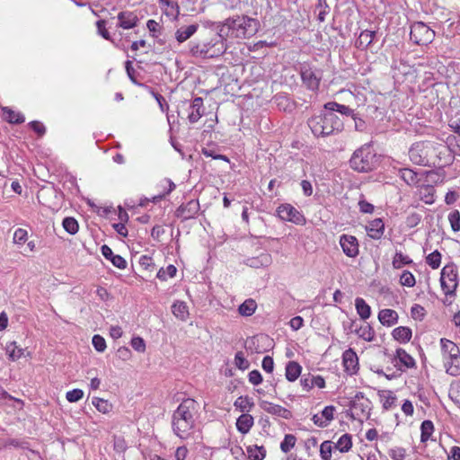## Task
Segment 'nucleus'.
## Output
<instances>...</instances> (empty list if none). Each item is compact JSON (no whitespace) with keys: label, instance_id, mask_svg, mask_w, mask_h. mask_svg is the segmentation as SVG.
Returning a JSON list of instances; mask_svg holds the SVG:
<instances>
[{"label":"nucleus","instance_id":"f257e3e1","mask_svg":"<svg viewBox=\"0 0 460 460\" xmlns=\"http://www.w3.org/2000/svg\"><path fill=\"white\" fill-rule=\"evenodd\" d=\"M448 151L447 146L431 141H420L412 144L409 150L410 160L421 166H444L443 155Z\"/></svg>","mask_w":460,"mask_h":460},{"label":"nucleus","instance_id":"f03ea898","mask_svg":"<svg viewBox=\"0 0 460 460\" xmlns=\"http://www.w3.org/2000/svg\"><path fill=\"white\" fill-rule=\"evenodd\" d=\"M198 411L199 403L194 399L187 398L173 411L172 429L181 439L186 440L191 437Z\"/></svg>","mask_w":460,"mask_h":460},{"label":"nucleus","instance_id":"7ed1b4c3","mask_svg":"<svg viewBox=\"0 0 460 460\" xmlns=\"http://www.w3.org/2000/svg\"><path fill=\"white\" fill-rule=\"evenodd\" d=\"M259 28V22L256 19L246 15H235L227 18L218 27L220 38L229 39H249L252 37Z\"/></svg>","mask_w":460,"mask_h":460},{"label":"nucleus","instance_id":"20e7f679","mask_svg":"<svg viewBox=\"0 0 460 460\" xmlns=\"http://www.w3.org/2000/svg\"><path fill=\"white\" fill-rule=\"evenodd\" d=\"M308 126L315 137H326L341 131L343 121L337 114L325 110L320 114L312 116L308 119Z\"/></svg>","mask_w":460,"mask_h":460},{"label":"nucleus","instance_id":"39448f33","mask_svg":"<svg viewBox=\"0 0 460 460\" xmlns=\"http://www.w3.org/2000/svg\"><path fill=\"white\" fill-rule=\"evenodd\" d=\"M440 347L446 373L452 376H460V348L458 345L448 339L442 338L440 339Z\"/></svg>","mask_w":460,"mask_h":460},{"label":"nucleus","instance_id":"423d86ee","mask_svg":"<svg viewBox=\"0 0 460 460\" xmlns=\"http://www.w3.org/2000/svg\"><path fill=\"white\" fill-rule=\"evenodd\" d=\"M226 45L224 38L219 34L203 43H196L190 46V51L192 56L203 58H213L225 53Z\"/></svg>","mask_w":460,"mask_h":460},{"label":"nucleus","instance_id":"0eeeda50","mask_svg":"<svg viewBox=\"0 0 460 460\" xmlns=\"http://www.w3.org/2000/svg\"><path fill=\"white\" fill-rule=\"evenodd\" d=\"M376 155L368 146L356 150L350 160V167L358 172H369L376 166Z\"/></svg>","mask_w":460,"mask_h":460},{"label":"nucleus","instance_id":"6e6552de","mask_svg":"<svg viewBox=\"0 0 460 460\" xmlns=\"http://www.w3.org/2000/svg\"><path fill=\"white\" fill-rule=\"evenodd\" d=\"M277 216L283 221L297 226H305L306 218L304 214L289 203L280 204L276 209Z\"/></svg>","mask_w":460,"mask_h":460},{"label":"nucleus","instance_id":"1a4fd4ad","mask_svg":"<svg viewBox=\"0 0 460 460\" xmlns=\"http://www.w3.org/2000/svg\"><path fill=\"white\" fill-rule=\"evenodd\" d=\"M410 37L418 45H428L433 41L435 31L424 22H418L411 25Z\"/></svg>","mask_w":460,"mask_h":460},{"label":"nucleus","instance_id":"9d476101","mask_svg":"<svg viewBox=\"0 0 460 460\" xmlns=\"http://www.w3.org/2000/svg\"><path fill=\"white\" fill-rule=\"evenodd\" d=\"M440 285L445 295H454L458 286L457 270L454 265H446L441 270Z\"/></svg>","mask_w":460,"mask_h":460},{"label":"nucleus","instance_id":"9b49d317","mask_svg":"<svg viewBox=\"0 0 460 460\" xmlns=\"http://www.w3.org/2000/svg\"><path fill=\"white\" fill-rule=\"evenodd\" d=\"M369 404L370 402L364 397L363 393H357L350 403L351 418L358 420L368 418L370 414Z\"/></svg>","mask_w":460,"mask_h":460},{"label":"nucleus","instance_id":"f8f14e48","mask_svg":"<svg viewBox=\"0 0 460 460\" xmlns=\"http://www.w3.org/2000/svg\"><path fill=\"white\" fill-rule=\"evenodd\" d=\"M339 243L347 257L356 258L359 254V243L356 236L343 234L340 236Z\"/></svg>","mask_w":460,"mask_h":460},{"label":"nucleus","instance_id":"ddd939ff","mask_svg":"<svg viewBox=\"0 0 460 460\" xmlns=\"http://www.w3.org/2000/svg\"><path fill=\"white\" fill-rule=\"evenodd\" d=\"M200 209L199 202L198 199H191L185 204H181L175 212L177 217L181 220H189L195 218Z\"/></svg>","mask_w":460,"mask_h":460},{"label":"nucleus","instance_id":"4468645a","mask_svg":"<svg viewBox=\"0 0 460 460\" xmlns=\"http://www.w3.org/2000/svg\"><path fill=\"white\" fill-rule=\"evenodd\" d=\"M344 372L349 376L356 375L359 369L358 357L354 349H348L342 353Z\"/></svg>","mask_w":460,"mask_h":460},{"label":"nucleus","instance_id":"2eb2a0df","mask_svg":"<svg viewBox=\"0 0 460 460\" xmlns=\"http://www.w3.org/2000/svg\"><path fill=\"white\" fill-rule=\"evenodd\" d=\"M336 408L333 405H328L323 408L320 413L313 416L314 424L319 428H326L334 419Z\"/></svg>","mask_w":460,"mask_h":460},{"label":"nucleus","instance_id":"dca6fc26","mask_svg":"<svg viewBox=\"0 0 460 460\" xmlns=\"http://www.w3.org/2000/svg\"><path fill=\"white\" fill-rule=\"evenodd\" d=\"M204 103L201 97H196L189 106L187 119L190 123H196L204 114Z\"/></svg>","mask_w":460,"mask_h":460},{"label":"nucleus","instance_id":"f3484780","mask_svg":"<svg viewBox=\"0 0 460 460\" xmlns=\"http://www.w3.org/2000/svg\"><path fill=\"white\" fill-rule=\"evenodd\" d=\"M394 363L395 366H397L401 371H404L408 368H412L415 367L416 364L414 358L403 349H396Z\"/></svg>","mask_w":460,"mask_h":460},{"label":"nucleus","instance_id":"a211bd4d","mask_svg":"<svg viewBox=\"0 0 460 460\" xmlns=\"http://www.w3.org/2000/svg\"><path fill=\"white\" fill-rule=\"evenodd\" d=\"M261 409L269 414L279 416L284 419L291 417V411L287 408L270 402L263 401L261 403Z\"/></svg>","mask_w":460,"mask_h":460},{"label":"nucleus","instance_id":"6ab92c4d","mask_svg":"<svg viewBox=\"0 0 460 460\" xmlns=\"http://www.w3.org/2000/svg\"><path fill=\"white\" fill-rule=\"evenodd\" d=\"M118 21L119 27L129 30L137 26L138 17L134 12L123 11L118 13Z\"/></svg>","mask_w":460,"mask_h":460},{"label":"nucleus","instance_id":"aec40b11","mask_svg":"<svg viewBox=\"0 0 460 460\" xmlns=\"http://www.w3.org/2000/svg\"><path fill=\"white\" fill-rule=\"evenodd\" d=\"M366 230L370 238L378 240L384 234L385 224L381 218H376L368 223Z\"/></svg>","mask_w":460,"mask_h":460},{"label":"nucleus","instance_id":"412c9836","mask_svg":"<svg viewBox=\"0 0 460 460\" xmlns=\"http://www.w3.org/2000/svg\"><path fill=\"white\" fill-rule=\"evenodd\" d=\"M301 77L303 83L309 88L310 90H317L320 84V78L316 75L314 71L308 67L302 69Z\"/></svg>","mask_w":460,"mask_h":460},{"label":"nucleus","instance_id":"4be33fe9","mask_svg":"<svg viewBox=\"0 0 460 460\" xmlns=\"http://www.w3.org/2000/svg\"><path fill=\"white\" fill-rule=\"evenodd\" d=\"M253 425L254 419L249 413L241 414L235 423L237 430L243 435L249 433Z\"/></svg>","mask_w":460,"mask_h":460},{"label":"nucleus","instance_id":"5701e85b","mask_svg":"<svg viewBox=\"0 0 460 460\" xmlns=\"http://www.w3.org/2000/svg\"><path fill=\"white\" fill-rule=\"evenodd\" d=\"M399 315L393 309H382L378 313V320L385 326H393L397 323Z\"/></svg>","mask_w":460,"mask_h":460},{"label":"nucleus","instance_id":"b1692460","mask_svg":"<svg viewBox=\"0 0 460 460\" xmlns=\"http://www.w3.org/2000/svg\"><path fill=\"white\" fill-rule=\"evenodd\" d=\"M302 373L301 365L294 360L288 361L285 367V376L288 382H295Z\"/></svg>","mask_w":460,"mask_h":460},{"label":"nucleus","instance_id":"393cba45","mask_svg":"<svg viewBox=\"0 0 460 460\" xmlns=\"http://www.w3.org/2000/svg\"><path fill=\"white\" fill-rule=\"evenodd\" d=\"M3 119L10 124H22L25 118L22 113L13 111L9 107H1Z\"/></svg>","mask_w":460,"mask_h":460},{"label":"nucleus","instance_id":"a878e982","mask_svg":"<svg viewBox=\"0 0 460 460\" xmlns=\"http://www.w3.org/2000/svg\"><path fill=\"white\" fill-rule=\"evenodd\" d=\"M420 199L428 205H431L435 202L436 190L434 186L430 184L422 185L418 190Z\"/></svg>","mask_w":460,"mask_h":460},{"label":"nucleus","instance_id":"bb28decb","mask_svg":"<svg viewBox=\"0 0 460 460\" xmlns=\"http://www.w3.org/2000/svg\"><path fill=\"white\" fill-rule=\"evenodd\" d=\"M392 335L400 343H407L412 336L411 329L406 326H399L394 329Z\"/></svg>","mask_w":460,"mask_h":460},{"label":"nucleus","instance_id":"cd10ccee","mask_svg":"<svg viewBox=\"0 0 460 460\" xmlns=\"http://www.w3.org/2000/svg\"><path fill=\"white\" fill-rule=\"evenodd\" d=\"M198 24H190L186 27L178 29L175 32V38L179 43H182L189 40L197 31Z\"/></svg>","mask_w":460,"mask_h":460},{"label":"nucleus","instance_id":"c85d7f7f","mask_svg":"<svg viewBox=\"0 0 460 460\" xmlns=\"http://www.w3.org/2000/svg\"><path fill=\"white\" fill-rule=\"evenodd\" d=\"M399 176L409 186H416L420 181L418 173L410 168L400 169Z\"/></svg>","mask_w":460,"mask_h":460},{"label":"nucleus","instance_id":"c756f323","mask_svg":"<svg viewBox=\"0 0 460 460\" xmlns=\"http://www.w3.org/2000/svg\"><path fill=\"white\" fill-rule=\"evenodd\" d=\"M376 32L374 31L365 30L361 31L356 40V47L360 49H366L374 40Z\"/></svg>","mask_w":460,"mask_h":460},{"label":"nucleus","instance_id":"7c9ffc66","mask_svg":"<svg viewBox=\"0 0 460 460\" xmlns=\"http://www.w3.org/2000/svg\"><path fill=\"white\" fill-rule=\"evenodd\" d=\"M173 315L181 321H186L189 317V308L185 302L176 301L172 305Z\"/></svg>","mask_w":460,"mask_h":460},{"label":"nucleus","instance_id":"2f4dec72","mask_svg":"<svg viewBox=\"0 0 460 460\" xmlns=\"http://www.w3.org/2000/svg\"><path fill=\"white\" fill-rule=\"evenodd\" d=\"M234 406L242 413H248L254 407V402L249 396H239L234 401Z\"/></svg>","mask_w":460,"mask_h":460},{"label":"nucleus","instance_id":"473e14b6","mask_svg":"<svg viewBox=\"0 0 460 460\" xmlns=\"http://www.w3.org/2000/svg\"><path fill=\"white\" fill-rule=\"evenodd\" d=\"M324 109L327 111H332L334 113V111H337L341 113V115L345 116H352L353 115V110L349 108V106L340 104L336 102H329L324 104Z\"/></svg>","mask_w":460,"mask_h":460},{"label":"nucleus","instance_id":"72a5a7b5","mask_svg":"<svg viewBox=\"0 0 460 460\" xmlns=\"http://www.w3.org/2000/svg\"><path fill=\"white\" fill-rule=\"evenodd\" d=\"M355 307L358 314L362 320H367L370 317L371 308L363 298L357 297L355 299Z\"/></svg>","mask_w":460,"mask_h":460},{"label":"nucleus","instance_id":"f704fd0d","mask_svg":"<svg viewBox=\"0 0 460 460\" xmlns=\"http://www.w3.org/2000/svg\"><path fill=\"white\" fill-rule=\"evenodd\" d=\"M164 13L167 16H177L179 13V5L177 0H159Z\"/></svg>","mask_w":460,"mask_h":460},{"label":"nucleus","instance_id":"c9c22d12","mask_svg":"<svg viewBox=\"0 0 460 460\" xmlns=\"http://www.w3.org/2000/svg\"><path fill=\"white\" fill-rule=\"evenodd\" d=\"M352 437L350 434H343L340 437L338 441L334 445V448L339 450L341 453H347L352 447Z\"/></svg>","mask_w":460,"mask_h":460},{"label":"nucleus","instance_id":"e433bc0d","mask_svg":"<svg viewBox=\"0 0 460 460\" xmlns=\"http://www.w3.org/2000/svg\"><path fill=\"white\" fill-rule=\"evenodd\" d=\"M256 308V301L252 298H248L239 305L238 312L242 316H251L255 313Z\"/></svg>","mask_w":460,"mask_h":460},{"label":"nucleus","instance_id":"4c0bfd02","mask_svg":"<svg viewBox=\"0 0 460 460\" xmlns=\"http://www.w3.org/2000/svg\"><path fill=\"white\" fill-rule=\"evenodd\" d=\"M251 460H263L266 456V449L262 446H249L246 448Z\"/></svg>","mask_w":460,"mask_h":460},{"label":"nucleus","instance_id":"58836bf2","mask_svg":"<svg viewBox=\"0 0 460 460\" xmlns=\"http://www.w3.org/2000/svg\"><path fill=\"white\" fill-rule=\"evenodd\" d=\"M411 263H413V261L408 255L403 254L402 252H396L392 261L393 268L396 270Z\"/></svg>","mask_w":460,"mask_h":460},{"label":"nucleus","instance_id":"ea45409f","mask_svg":"<svg viewBox=\"0 0 460 460\" xmlns=\"http://www.w3.org/2000/svg\"><path fill=\"white\" fill-rule=\"evenodd\" d=\"M356 332L359 338L363 339L366 341H372L375 340L376 337V332L374 329L368 323L361 325L356 331Z\"/></svg>","mask_w":460,"mask_h":460},{"label":"nucleus","instance_id":"a19ab883","mask_svg":"<svg viewBox=\"0 0 460 460\" xmlns=\"http://www.w3.org/2000/svg\"><path fill=\"white\" fill-rule=\"evenodd\" d=\"M6 352L9 356V358L13 361H15L23 356V349L20 348L16 341H11L7 343Z\"/></svg>","mask_w":460,"mask_h":460},{"label":"nucleus","instance_id":"79ce46f5","mask_svg":"<svg viewBox=\"0 0 460 460\" xmlns=\"http://www.w3.org/2000/svg\"><path fill=\"white\" fill-rule=\"evenodd\" d=\"M399 283L402 287L413 288L416 285V279L411 271L404 270L400 275Z\"/></svg>","mask_w":460,"mask_h":460},{"label":"nucleus","instance_id":"37998d69","mask_svg":"<svg viewBox=\"0 0 460 460\" xmlns=\"http://www.w3.org/2000/svg\"><path fill=\"white\" fill-rule=\"evenodd\" d=\"M93 404L100 412L107 414L112 410V404L108 400L102 398L94 397L93 399Z\"/></svg>","mask_w":460,"mask_h":460},{"label":"nucleus","instance_id":"c03bdc74","mask_svg":"<svg viewBox=\"0 0 460 460\" xmlns=\"http://www.w3.org/2000/svg\"><path fill=\"white\" fill-rule=\"evenodd\" d=\"M380 397L384 409L389 410L393 406H394L396 402V396L394 394L393 392L383 391V393L380 394Z\"/></svg>","mask_w":460,"mask_h":460},{"label":"nucleus","instance_id":"a18cd8bd","mask_svg":"<svg viewBox=\"0 0 460 460\" xmlns=\"http://www.w3.org/2000/svg\"><path fill=\"white\" fill-rule=\"evenodd\" d=\"M420 431H421L420 440L422 442L428 441L430 438V437L434 431L433 422L431 420H424L421 423Z\"/></svg>","mask_w":460,"mask_h":460},{"label":"nucleus","instance_id":"49530a36","mask_svg":"<svg viewBox=\"0 0 460 460\" xmlns=\"http://www.w3.org/2000/svg\"><path fill=\"white\" fill-rule=\"evenodd\" d=\"M296 443V438L293 434H286L283 441L280 443V449L287 454L293 449Z\"/></svg>","mask_w":460,"mask_h":460},{"label":"nucleus","instance_id":"de8ad7c7","mask_svg":"<svg viewBox=\"0 0 460 460\" xmlns=\"http://www.w3.org/2000/svg\"><path fill=\"white\" fill-rule=\"evenodd\" d=\"M176 272H177L176 267L172 264H170L165 269L161 268L158 270L156 277L160 280L165 281V280H167L168 277L173 278L176 275Z\"/></svg>","mask_w":460,"mask_h":460},{"label":"nucleus","instance_id":"09e8293b","mask_svg":"<svg viewBox=\"0 0 460 460\" xmlns=\"http://www.w3.org/2000/svg\"><path fill=\"white\" fill-rule=\"evenodd\" d=\"M392 460H411L406 449L402 447H394L388 452Z\"/></svg>","mask_w":460,"mask_h":460},{"label":"nucleus","instance_id":"8fccbe9b","mask_svg":"<svg viewBox=\"0 0 460 460\" xmlns=\"http://www.w3.org/2000/svg\"><path fill=\"white\" fill-rule=\"evenodd\" d=\"M62 226L64 229L70 234H75L78 232L79 225L74 217H66L63 220Z\"/></svg>","mask_w":460,"mask_h":460},{"label":"nucleus","instance_id":"3c124183","mask_svg":"<svg viewBox=\"0 0 460 460\" xmlns=\"http://www.w3.org/2000/svg\"><path fill=\"white\" fill-rule=\"evenodd\" d=\"M427 264L433 270L438 269L441 264V253L434 251L426 257Z\"/></svg>","mask_w":460,"mask_h":460},{"label":"nucleus","instance_id":"603ef678","mask_svg":"<svg viewBox=\"0 0 460 460\" xmlns=\"http://www.w3.org/2000/svg\"><path fill=\"white\" fill-rule=\"evenodd\" d=\"M97 28V33L102 36L104 40L113 42L111 33L109 32L106 25L107 22L105 20H98L95 23Z\"/></svg>","mask_w":460,"mask_h":460},{"label":"nucleus","instance_id":"864d4df0","mask_svg":"<svg viewBox=\"0 0 460 460\" xmlns=\"http://www.w3.org/2000/svg\"><path fill=\"white\" fill-rule=\"evenodd\" d=\"M332 442L329 440L323 441L320 446V456L323 460L332 458Z\"/></svg>","mask_w":460,"mask_h":460},{"label":"nucleus","instance_id":"5fc2aeb1","mask_svg":"<svg viewBox=\"0 0 460 460\" xmlns=\"http://www.w3.org/2000/svg\"><path fill=\"white\" fill-rule=\"evenodd\" d=\"M448 221L454 232L460 230V212L454 210L448 215Z\"/></svg>","mask_w":460,"mask_h":460},{"label":"nucleus","instance_id":"6e6d98bb","mask_svg":"<svg viewBox=\"0 0 460 460\" xmlns=\"http://www.w3.org/2000/svg\"><path fill=\"white\" fill-rule=\"evenodd\" d=\"M234 365L241 370H245L250 367L249 361L244 358L242 351H238L234 356Z\"/></svg>","mask_w":460,"mask_h":460},{"label":"nucleus","instance_id":"4d7b16f0","mask_svg":"<svg viewBox=\"0 0 460 460\" xmlns=\"http://www.w3.org/2000/svg\"><path fill=\"white\" fill-rule=\"evenodd\" d=\"M13 243L18 244V245H22L23 244L27 239H28V232L27 230L23 229V228H18L14 231V234H13Z\"/></svg>","mask_w":460,"mask_h":460},{"label":"nucleus","instance_id":"13d9d810","mask_svg":"<svg viewBox=\"0 0 460 460\" xmlns=\"http://www.w3.org/2000/svg\"><path fill=\"white\" fill-rule=\"evenodd\" d=\"M84 394L83 390L76 388L66 392V398L69 402H76L83 399Z\"/></svg>","mask_w":460,"mask_h":460},{"label":"nucleus","instance_id":"bf43d9fd","mask_svg":"<svg viewBox=\"0 0 460 460\" xmlns=\"http://www.w3.org/2000/svg\"><path fill=\"white\" fill-rule=\"evenodd\" d=\"M163 185H164V189L165 190L162 194H160L158 196H155L153 198L154 201L164 198L166 195L170 194L175 188V184L171 180H168V179H165L163 181Z\"/></svg>","mask_w":460,"mask_h":460},{"label":"nucleus","instance_id":"052dcab7","mask_svg":"<svg viewBox=\"0 0 460 460\" xmlns=\"http://www.w3.org/2000/svg\"><path fill=\"white\" fill-rule=\"evenodd\" d=\"M449 396L452 401L460 408V382L451 386Z\"/></svg>","mask_w":460,"mask_h":460},{"label":"nucleus","instance_id":"680f3d73","mask_svg":"<svg viewBox=\"0 0 460 460\" xmlns=\"http://www.w3.org/2000/svg\"><path fill=\"white\" fill-rule=\"evenodd\" d=\"M93 345L94 349L99 352H103L106 349V341L101 335L95 334L93 337Z\"/></svg>","mask_w":460,"mask_h":460},{"label":"nucleus","instance_id":"e2e57ef3","mask_svg":"<svg viewBox=\"0 0 460 460\" xmlns=\"http://www.w3.org/2000/svg\"><path fill=\"white\" fill-rule=\"evenodd\" d=\"M30 128L38 135V137H41L46 133V128L40 121L33 120L29 123Z\"/></svg>","mask_w":460,"mask_h":460},{"label":"nucleus","instance_id":"0e129e2a","mask_svg":"<svg viewBox=\"0 0 460 460\" xmlns=\"http://www.w3.org/2000/svg\"><path fill=\"white\" fill-rule=\"evenodd\" d=\"M130 344L132 348L137 352H145L146 351V342L141 337H134L131 339Z\"/></svg>","mask_w":460,"mask_h":460},{"label":"nucleus","instance_id":"69168bd1","mask_svg":"<svg viewBox=\"0 0 460 460\" xmlns=\"http://www.w3.org/2000/svg\"><path fill=\"white\" fill-rule=\"evenodd\" d=\"M411 314L414 319L421 320L426 314V310L420 305H414L411 307Z\"/></svg>","mask_w":460,"mask_h":460},{"label":"nucleus","instance_id":"338daca9","mask_svg":"<svg viewBox=\"0 0 460 460\" xmlns=\"http://www.w3.org/2000/svg\"><path fill=\"white\" fill-rule=\"evenodd\" d=\"M248 379L253 385H258L262 382V376L258 370H252L248 375Z\"/></svg>","mask_w":460,"mask_h":460},{"label":"nucleus","instance_id":"774afa93","mask_svg":"<svg viewBox=\"0 0 460 460\" xmlns=\"http://www.w3.org/2000/svg\"><path fill=\"white\" fill-rule=\"evenodd\" d=\"M188 454H189V450H188L187 447L181 446L176 448L175 453H174V458H175V460H185L188 456Z\"/></svg>","mask_w":460,"mask_h":460}]
</instances>
